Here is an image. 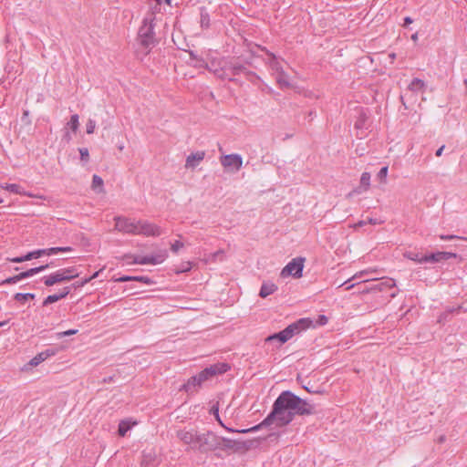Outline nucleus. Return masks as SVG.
I'll return each instance as SVG.
<instances>
[{"mask_svg": "<svg viewBox=\"0 0 467 467\" xmlns=\"http://www.w3.org/2000/svg\"><path fill=\"white\" fill-rule=\"evenodd\" d=\"M452 257H456V254H452V253H449V252H438V253L431 254L430 255H424L423 261H424V263L440 262L442 260H448Z\"/></svg>", "mask_w": 467, "mask_h": 467, "instance_id": "4468645a", "label": "nucleus"}, {"mask_svg": "<svg viewBox=\"0 0 467 467\" xmlns=\"http://www.w3.org/2000/svg\"><path fill=\"white\" fill-rule=\"evenodd\" d=\"M2 188L7 190L10 192L18 193V194L21 193V187L18 184H15V183L8 184V183H6L5 186H2Z\"/></svg>", "mask_w": 467, "mask_h": 467, "instance_id": "4c0bfd02", "label": "nucleus"}, {"mask_svg": "<svg viewBox=\"0 0 467 467\" xmlns=\"http://www.w3.org/2000/svg\"><path fill=\"white\" fill-rule=\"evenodd\" d=\"M78 115L74 114L71 116L70 120L67 122V126L75 132L78 129L79 121Z\"/></svg>", "mask_w": 467, "mask_h": 467, "instance_id": "7c9ffc66", "label": "nucleus"}, {"mask_svg": "<svg viewBox=\"0 0 467 467\" xmlns=\"http://www.w3.org/2000/svg\"><path fill=\"white\" fill-rule=\"evenodd\" d=\"M453 238H456V236H454V235H441V239H442V240H451Z\"/></svg>", "mask_w": 467, "mask_h": 467, "instance_id": "052dcab7", "label": "nucleus"}, {"mask_svg": "<svg viewBox=\"0 0 467 467\" xmlns=\"http://www.w3.org/2000/svg\"><path fill=\"white\" fill-rule=\"evenodd\" d=\"M367 224V221H359L356 224H354V227L357 228V227H361V226H364Z\"/></svg>", "mask_w": 467, "mask_h": 467, "instance_id": "bf43d9fd", "label": "nucleus"}, {"mask_svg": "<svg viewBox=\"0 0 467 467\" xmlns=\"http://www.w3.org/2000/svg\"><path fill=\"white\" fill-rule=\"evenodd\" d=\"M412 23V19L410 16H406L404 18L403 26H407L408 25Z\"/></svg>", "mask_w": 467, "mask_h": 467, "instance_id": "6e6d98bb", "label": "nucleus"}, {"mask_svg": "<svg viewBox=\"0 0 467 467\" xmlns=\"http://www.w3.org/2000/svg\"><path fill=\"white\" fill-rule=\"evenodd\" d=\"M214 413H215L216 419H217V420L219 421V423H220L222 426H223V422H222V420H221V419H220V417H219L218 410H217V409L215 410Z\"/></svg>", "mask_w": 467, "mask_h": 467, "instance_id": "e2e57ef3", "label": "nucleus"}, {"mask_svg": "<svg viewBox=\"0 0 467 467\" xmlns=\"http://www.w3.org/2000/svg\"><path fill=\"white\" fill-rule=\"evenodd\" d=\"M191 269V264L187 263V265H184V268L181 270V272H185Z\"/></svg>", "mask_w": 467, "mask_h": 467, "instance_id": "69168bd1", "label": "nucleus"}, {"mask_svg": "<svg viewBox=\"0 0 467 467\" xmlns=\"http://www.w3.org/2000/svg\"><path fill=\"white\" fill-rule=\"evenodd\" d=\"M168 254L166 250H161L154 255H150L151 259V265H159L164 262Z\"/></svg>", "mask_w": 467, "mask_h": 467, "instance_id": "b1692460", "label": "nucleus"}, {"mask_svg": "<svg viewBox=\"0 0 467 467\" xmlns=\"http://www.w3.org/2000/svg\"><path fill=\"white\" fill-rule=\"evenodd\" d=\"M45 254H46V251L44 249L36 250V251L27 253L25 255V259H26V261H28V260H31L33 258H38L41 255H44Z\"/></svg>", "mask_w": 467, "mask_h": 467, "instance_id": "f704fd0d", "label": "nucleus"}, {"mask_svg": "<svg viewBox=\"0 0 467 467\" xmlns=\"http://www.w3.org/2000/svg\"><path fill=\"white\" fill-rule=\"evenodd\" d=\"M142 256L140 255H133V254H125L124 258H131L133 264H138V261L141 260Z\"/></svg>", "mask_w": 467, "mask_h": 467, "instance_id": "603ef678", "label": "nucleus"}, {"mask_svg": "<svg viewBox=\"0 0 467 467\" xmlns=\"http://www.w3.org/2000/svg\"><path fill=\"white\" fill-rule=\"evenodd\" d=\"M79 153H80L81 161H88L89 154H88V150L87 148H80Z\"/></svg>", "mask_w": 467, "mask_h": 467, "instance_id": "de8ad7c7", "label": "nucleus"}, {"mask_svg": "<svg viewBox=\"0 0 467 467\" xmlns=\"http://www.w3.org/2000/svg\"><path fill=\"white\" fill-rule=\"evenodd\" d=\"M54 274L56 275L58 283L70 281L79 275L78 272L75 267L59 269L54 272Z\"/></svg>", "mask_w": 467, "mask_h": 467, "instance_id": "f8f14e48", "label": "nucleus"}, {"mask_svg": "<svg viewBox=\"0 0 467 467\" xmlns=\"http://www.w3.org/2000/svg\"><path fill=\"white\" fill-rule=\"evenodd\" d=\"M304 268V259L301 257L294 258L281 271L280 275L283 278L293 276L300 278Z\"/></svg>", "mask_w": 467, "mask_h": 467, "instance_id": "423d86ee", "label": "nucleus"}, {"mask_svg": "<svg viewBox=\"0 0 467 467\" xmlns=\"http://www.w3.org/2000/svg\"><path fill=\"white\" fill-rule=\"evenodd\" d=\"M443 150H444V145H442L441 147H440V148L436 150V153H435V154H436V156H437V157L441 156Z\"/></svg>", "mask_w": 467, "mask_h": 467, "instance_id": "13d9d810", "label": "nucleus"}, {"mask_svg": "<svg viewBox=\"0 0 467 467\" xmlns=\"http://www.w3.org/2000/svg\"><path fill=\"white\" fill-rule=\"evenodd\" d=\"M223 254H224V251L223 250H218L215 253L211 254H210V258L208 260L213 261V262L216 261L218 258L220 260H223Z\"/></svg>", "mask_w": 467, "mask_h": 467, "instance_id": "37998d69", "label": "nucleus"}, {"mask_svg": "<svg viewBox=\"0 0 467 467\" xmlns=\"http://www.w3.org/2000/svg\"><path fill=\"white\" fill-rule=\"evenodd\" d=\"M183 243H182L181 241H175L171 246V250L173 252V253H178V251L183 247Z\"/></svg>", "mask_w": 467, "mask_h": 467, "instance_id": "09e8293b", "label": "nucleus"}, {"mask_svg": "<svg viewBox=\"0 0 467 467\" xmlns=\"http://www.w3.org/2000/svg\"><path fill=\"white\" fill-rule=\"evenodd\" d=\"M142 464L144 467H155L158 464V461L155 455L149 452L143 455Z\"/></svg>", "mask_w": 467, "mask_h": 467, "instance_id": "5701e85b", "label": "nucleus"}, {"mask_svg": "<svg viewBox=\"0 0 467 467\" xmlns=\"http://www.w3.org/2000/svg\"><path fill=\"white\" fill-rule=\"evenodd\" d=\"M405 256L407 258H409L410 260H412V261H415L418 263H424L423 256H420V254L418 253L409 252V253L405 254Z\"/></svg>", "mask_w": 467, "mask_h": 467, "instance_id": "58836bf2", "label": "nucleus"}, {"mask_svg": "<svg viewBox=\"0 0 467 467\" xmlns=\"http://www.w3.org/2000/svg\"><path fill=\"white\" fill-rule=\"evenodd\" d=\"M204 151H196L188 155L186 158L185 167L194 169L204 159Z\"/></svg>", "mask_w": 467, "mask_h": 467, "instance_id": "2eb2a0df", "label": "nucleus"}, {"mask_svg": "<svg viewBox=\"0 0 467 467\" xmlns=\"http://www.w3.org/2000/svg\"><path fill=\"white\" fill-rule=\"evenodd\" d=\"M371 223V224H377L379 223V222H377L376 219H373V218H369L368 221L367 222V223Z\"/></svg>", "mask_w": 467, "mask_h": 467, "instance_id": "0e129e2a", "label": "nucleus"}, {"mask_svg": "<svg viewBox=\"0 0 467 467\" xmlns=\"http://www.w3.org/2000/svg\"><path fill=\"white\" fill-rule=\"evenodd\" d=\"M277 290V286L273 283H264L261 286L259 296L263 298L272 295Z\"/></svg>", "mask_w": 467, "mask_h": 467, "instance_id": "6ab92c4d", "label": "nucleus"}, {"mask_svg": "<svg viewBox=\"0 0 467 467\" xmlns=\"http://www.w3.org/2000/svg\"><path fill=\"white\" fill-rule=\"evenodd\" d=\"M269 59L267 64L269 65L270 68L275 72V74H278L282 71H284L282 61L277 58L273 53H268Z\"/></svg>", "mask_w": 467, "mask_h": 467, "instance_id": "a211bd4d", "label": "nucleus"}, {"mask_svg": "<svg viewBox=\"0 0 467 467\" xmlns=\"http://www.w3.org/2000/svg\"><path fill=\"white\" fill-rule=\"evenodd\" d=\"M232 75H239L246 70V68L241 64H234L229 68Z\"/></svg>", "mask_w": 467, "mask_h": 467, "instance_id": "e433bc0d", "label": "nucleus"}, {"mask_svg": "<svg viewBox=\"0 0 467 467\" xmlns=\"http://www.w3.org/2000/svg\"><path fill=\"white\" fill-rule=\"evenodd\" d=\"M14 297L17 302L24 303L27 299H33L35 297V295L32 293H16Z\"/></svg>", "mask_w": 467, "mask_h": 467, "instance_id": "c756f323", "label": "nucleus"}, {"mask_svg": "<svg viewBox=\"0 0 467 467\" xmlns=\"http://www.w3.org/2000/svg\"><path fill=\"white\" fill-rule=\"evenodd\" d=\"M70 292V288L68 286L64 287L58 294H54L48 296L43 302L44 306H47L49 304H53L64 297H66Z\"/></svg>", "mask_w": 467, "mask_h": 467, "instance_id": "f3484780", "label": "nucleus"}, {"mask_svg": "<svg viewBox=\"0 0 467 467\" xmlns=\"http://www.w3.org/2000/svg\"><path fill=\"white\" fill-rule=\"evenodd\" d=\"M230 368V366L227 363H217L211 365L208 368H205L199 374L196 375L200 384L202 385L204 381L209 379L223 374L226 372Z\"/></svg>", "mask_w": 467, "mask_h": 467, "instance_id": "39448f33", "label": "nucleus"}, {"mask_svg": "<svg viewBox=\"0 0 467 467\" xmlns=\"http://www.w3.org/2000/svg\"><path fill=\"white\" fill-rule=\"evenodd\" d=\"M133 276L131 275H123V276H120L117 279H115L116 282H119V283H124V282H128V281H132V278Z\"/></svg>", "mask_w": 467, "mask_h": 467, "instance_id": "3c124183", "label": "nucleus"}, {"mask_svg": "<svg viewBox=\"0 0 467 467\" xmlns=\"http://www.w3.org/2000/svg\"><path fill=\"white\" fill-rule=\"evenodd\" d=\"M215 445L213 446V451L215 450H233L234 451H240L242 449L246 448L245 441H240L232 440L229 438L220 437L215 434Z\"/></svg>", "mask_w": 467, "mask_h": 467, "instance_id": "0eeeda50", "label": "nucleus"}, {"mask_svg": "<svg viewBox=\"0 0 467 467\" xmlns=\"http://www.w3.org/2000/svg\"><path fill=\"white\" fill-rule=\"evenodd\" d=\"M44 250L46 251L45 254L50 255V254H56L58 252H70L72 250V248L69 246H65V247H51V248L44 249Z\"/></svg>", "mask_w": 467, "mask_h": 467, "instance_id": "cd10ccee", "label": "nucleus"}, {"mask_svg": "<svg viewBox=\"0 0 467 467\" xmlns=\"http://www.w3.org/2000/svg\"><path fill=\"white\" fill-rule=\"evenodd\" d=\"M445 439H446L445 436L441 435V436L439 437L438 441L441 443V442H443L445 441Z\"/></svg>", "mask_w": 467, "mask_h": 467, "instance_id": "774afa93", "label": "nucleus"}, {"mask_svg": "<svg viewBox=\"0 0 467 467\" xmlns=\"http://www.w3.org/2000/svg\"><path fill=\"white\" fill-rule=\"evenodd\" d=\"M114 221L116 222L115 229L119 232L135 234L137 220L122 216H116Z\"/></svg>", "mask_w": 467, "mask_h": 467, "instance_id": "6e6552de", "label": "nucleus"}, {"mask_svg": "<svg viewBox=\"0 0 467 467\" xmlns=\"http://www.w3.org/2000/svg\"><path fill=\"white\" fill-rule=\"evenodd\" d=\"M281 332H278V333H275L273 335H270L268 336L266 338H265V341L266 342H272L274 340H278L280 342V344H284L285 342H283V339L281 337Z\"/></svg>", "mask_w": 467, "mask_h": 467, "instance_id": "c03bdc74", "label": "nucleus"}, {"mask_svg": "<svg viewBox=\"0 0 467 467\" xmlns=\"http://www.w3.org/2000/svg\"><path fill=\"white\" fill-rule=\"evenodd\" d=\"M388 171H389V168L388 166H384L382 167L379 171L378 172L377 174V177L378 179L381 182H386V178L388 176Z\"/></svg>", "mask_w": 467, "mask_h": 467, "instance_id": "ea45409f", "label": "nucleus"}, {"mask_svg": "<svg viewBox=\"0 0 467 467\" xmlns=\"http://www.w3.org/2000/svg\"><path fill=\"white\" fill-rule=\"evenodd\" d=\"M280 332H281L280 336L283 339V342H285V343L293 337V336L291 334V330L287 327Z\"/></svg>", "mask_w": 467, "mask_h": 467, "instance_id": "79ce46f5", "label": "nucleus"}, {"mask_svg": "<svg viewBox=\"0 0 467 467\" xmlns=\"http://www.w3.org/2000/svg\"><path fill=\"white\" fill-rule=\"evenodd\" d=\"M201 387V384L195 376L191 377L186 383L182 385L181 389L184 390L187 393H192L197 391L198 388Z\"/></svg>", "mask_w": 467, "mask_h": 467, "instance_id": "dca6fc26", "label": "nucleus"}, {"mask_svg": "<svg viewBox=\"0 0 467 467\" xmlns=\"http://www.w3.org/2000/svg\"><path fill=\"white\" fill-rule=\"evenodd\" d=\"M228 431H232V432H240V433H248V432H250V431H248V429H244V430H233V429H228Z\"/></svg>", "mask_w": 467, "mask_h": 467, "instance_id": "5fc2aeb1", "label": "nucleus"}, {"mask_svg": "<svg viewBox=\"0 0 467 467\" xmlns=\"http://www.w3.org/2000/svg\"><path fill=\"white\" fill-rule=\"evenodd\" d=\"M177 438L188 446V451L207 453L213 451L215 443V433L210 431H199L194 428H183L177 431Z\"/></svg>", "mask_w": 467, "mask_h": 467, "instance_id": "f03ea898", "label": "nucleus"}, {"mask_svg": "<svg viewBox=\"0 0 467 467\" xmlns=\"http://www.w3.org/2000/svg\"><path fill=\"white\" fill-rule=\"evenodd\" d=\"M43 281L47 286H51L58 283L57 278L54 273L50 274L49 275L44 276Z\"/></svg>", "mask_w": 467, "mask_h": 467, "instance_id": "72a5a7b5", "label": "nucleus"}, {"mask_svg": "<svg viewBox=\"0 0 467 467\" xmlns=\"http://www.w3.org/2000/svg\"><path fill=\"white\" fill-rule=\"evenodd\" d=\"M370 185V173L363 172L360 178V187L364 188V191H367Z\"/></svg>", "mask_w": 467, "mask_h": 467, "instance_id": "c85d7f7f", "label": "nucleus"}, {"mask_svg": "<svg viewBox=\"0 0 467 467\" xmlns=\"http://www.w3.org/2000/svg\"><path fill=\"white\" fill-rule=\"evenodd\" d=\"M11 261L14 263H22V262L26 261V259H25V255H24V256H20V257H15V258L11 259Z\"/></svg>", "mask_w": 467, "mask_h": 467, "instance_id": "864d4df0", "label": "nucleus"}, {"mask_svg": "<svg viewBox=\"0 0 467 467\" xmlns=\"http://www.w3.org/2000/svg\"><path fill=\"white\" fill-rule=\"evenodd\" d=\"M102 270H103V269H100V270L97 271V272H96V273H94V274H93L89 278H91V280H92V279H94V278L98 277V276H99V273H100V272H102Z\"/></svg>", "mask_w": 467, "mask_h": 467, "instance_id": "680f3d73", "label": "nucleus"}, {"mask_svg": "<svg viewBox=\"0 0 467 467\" xmlns=\"http://www.w3.org/2000/svg\"><path fill=\"white\" fill-rule=\"evenodd\" d=\"M96 128V122L93 119H88L86 124V131L88 134H92Z\"/></svg>", "mask_w": 467, "mask_h": 467, "instance_id": "49530a36", "label": "nucleus"}, {"mask_svg": "<svg viewBox=\"0 0 467 467\" xmlns=\"http://www.w3.org/2000/svg\"><path fill=\"white\" fill-rule=\"evenodd\" d=\"M132 278H133L132 281L140 282V283H143L145 285H151V284H153V281L150 277H148V276L136 275V276H133Z\"/></svg>", "mask_w": 467, "mask_h": 467, "instance_id": "a19ab883", "label": "nucleus"}, {"mask_svg": "<svg viewBox=\"0 0 467 467\" xmlns=\"http://www.w3.org/2000/svg\"><path fill=\"white\" fill-rule=\"evenodd\" d=\"M77 333H78V329H69V330H67V331L57 333V338H62V337H65L76 335Z\"/></svg>", "mask_w": 467, "mask_h": 467, "instance_id": "a18cd8bd", "label": "nucleus"}, {"mask_svg": "<svg viewBox=\"0 0 467 467\" xmlns=\"http://www.w3.org/2000/svg\"><path fill=\"white\" fill-rule=\"evenodd\" d=\"M365 273H366L365 271H361V272H359V273L356 274L355 275H353V276H352L351 278H349L348 280H347V281H345L344 283L340 284V285H338V287H341V286H343V285H346V290H348H348L352 289V288L356 285V284H349V283H350V281H352V280H355V279H357V278L361 277L362 275H364V274H365Z\"/></svg>", "mask_w": 467, "mask_h": 467, "instance_id": "bb28decb", "label": "nucleus"}, {"mask_svg": "<svg viewBox=\"0 0 467 467\" xmlns=\"http://www.w3.org/2000/svg\"><path fill=\"white\" fill-rule=\"evenodd\" d=\"M268 420V416L261 423L249 428L248 431H250V432H254V431H257L258 430L262 429L263 427L270 426L271 424L275 422V419H270V420Z\"/></svg>", "mask_w": 467, "mask_h": 467, "instance_id": "a878e982", "label": "nucleus"}, {"mask_svg": "<svg viewBox=\"0 0 467 467\" xmlns=\"http://www.w3.org/2000/svg\"><path fill=\"white\" fill-rule=\"evenodd\" d=\"M366 119H367L366 114L365 113H360L359 117L358 118V119H357V121L355 123L356 129H358V130L367 129Z\"/></svg>", "mask_w": 467, "mask_h": 467, "instance_id": "2f4dec72", "label": "nucleus"}, {"mask_svg": "<svg viewBox=\"0 0 467 467\" xmlns=\"http://www.w3.org/2000/svg\"><path fill=\"white\" fill-rule=\"evenodd\" d=\"M54 352L50 350L41 352L29 361V365L32 367H36L42 363L43 361H45L48 357L52 356Z\"/></svg>", "mask_w": 467, "mask_h": 467, "instance_id": "aec40b11", "label": "nucleus"}, {"mask_svg": "<svg viewBox=\"0 0 467 467\" xmlns=\"http://www.w3.org/2000/svg\"><path fill=\"white\" fill-rule=\"evenodd\" d=\"M275 79H276V82L279 85V87L282 88L291 87V83L289 81L288 75L285 71H282V72L276 74Z\"/></svg>", "mask_w": 467, "mask_h": 467, "instance_id": "412c9836", "label": "nucleus"}, {"mask_svg": "<svg viewBox=\"0 0 467 467\" xmlns=\"http://www.w3.org/2000/svg\"><path fill=\"white\" fill-rule=\"evenodd\" d=\"M315 411V406L306 400L299 398L289 390L281 392L275 400L272 411L268 414V420L275 419L277 427L289 424L296 415H311Z\"/></svg>", "mask_w": 467, "mask_h": 467, "instance_id": "f257e3e1", "label": "nucleus"}, {"mask_svg": "<svg viewBox=\"0 0 467 467\" xmlns=\"http://www.w3.org/2000/svg\"><path fill=\"white\" fill-rule=\"evenodd\" d=\"M162 234V229L147 220H137L135 235L157 237Z\"/></svg>", "mask_w": 467, "mask_h": 467, "instance_id": "20e7f679", "label": "nucleus"}, {"mask_svg": "<svg viewBox=\"0 0 467 467\" xmlns=\"http://www.w3.org/2000/svg\"><path fill=\"white\" fill-rule=\"evenodd\" d=\"M89 281H91V278L88 277V278L84 279L80 283L77 284L76 285L77 286H82V285L88 284Z\"/></svg>", "mask_w": 467, "mask_h": 467, "instance_id": "4d7b16f0", "label": "nucleus"}, {"mask_svg": "<svg viewBox=\"0 0 467 467\" xmlns=\"http://www.w3.org/2000/svg\"><path fill=\"white\" fill-rule=\"evenodd\" d=\"M191 269V264L187 263V265H184V268L181 270V272H185Z\"/></svg>", "mask_w": 467, "mask_h": 467, "instance_id": "338daca9", "label": "nucleus"}, {"mask_svg": "<svg viewBox=\"0 0 467 467\" xmlns=\"http://www.w3.org/2000/svg\"><path fill=\"white\" fill-rule=\"evenodd\" d=\"M138 265H151L150 256H142L141 260L138 261Z\"/></svg>", "mask_w": 467, "mask_h": 467, "instance_id": "8fccbe9b", "label": "nucleus"}, {"mask_svg": "<svg viewBox=\"0 0 467 467\" xmlns=\"http://www.w3.org/2000/svg\"><path fill=\"white\" fill-rule=\"evenodd\" d=\"M91 188L97 192H103V180L99 175H93Z\"/></svg>", "mask_w": 467, "mask_h": 467, "instance_id": "393cba45", "label": "nucleus"}, {"mask_svg": "<svg viewBox=\"0 0 467 467\" xmlns=\"http://www.w3.org/2000/svg\"><path fill=\"white\" fill-rule=\"evenodd\" d=\"M130 429V425L128 421L122 420L119 425V435L121 437H124L127 433V431Z\"/></svg>", "mask_w": 467, "mask_h": 467, "instance_id": "c9c22d12", "label": "nucleus"}, {"mask_svg": "<svg viewBox=\"0 0 467 467\" xmlns=\"http://www.w3.org/2000/svg\"><path fill=\"white\" fill-rule=\"evenodd\" d=\"M155 17L153 15L147 16L143 19L142 25L140 26L138 33V40L140 45L145 49H151L156 44L157 39L155 37L154 24Z\"/></svg>", "mask_w": 467, "mask_h": 467, "instance_id": "7ed1b4c3", "label": "nucleus"}, {"mask_svg": "<svg viewBox=\"0 0 467 467\" xmlns=\"http://www.w3.org/2000/svg\"><path fill=\"white\" fill-rule=\"evenodd\" d=\"M396 285L395 281L392 278H383L380 280H376V282L371 285L370 287L367 288L364 292L370 291H385L389 288H392Z\"/></svg>", "mask_w": 467, "mask_h": 467, "instance_id": "ddd939ff", "label": "nucleus"}, {"mask_svg": "<svg viewBox=\"0 0 467 467\" xmlns=\"http://www.w3.org/2000/svg\"><path fill=\"white\" fill-rule=\"evenodd\" d=\"M43 281L47 286H51L58 283L57 278L54 273L50 274L49 275L44 276Z\"/></svg>", "mask_w": 467, "mask_h": 467, "instance_id": "473e14b6", "label": "nucleus"}, {"mask_svg": "<svg viewBox=\"0 0 467 467\" xmlns=\"http://www.w3.org/2000/svg\"><path fill=\"white\" fill-rule=\"evenodd\" d=\"M48 265H40V266H37V267H34V268H31V269H28L25 272H22L15 276H12V277H9V278H6L3 284H6V285H12V284H16L17 282H19L20 280L22 279H25V278H27V277H30V276H33L34 275L36 274H38L44 270H46L47 268H48Z\"/></svg>", "mask_w": 467, "mask_h": 467, "instance_id": "9d476101", "label": "nucleus"}, {"mask_svg": "<svg viewBox=\"0 0 467 467\" xmlns=\"http://www.w3.org/2000/svg\"><path fill=\"white\" fill-rule=\"evenodd\" d=\"M425 88V83L420 78H414L409 85V89L412 92H422Z\"/></svg>", "mask_w": 467, "mask_h": 467, "instance_id": "4be33fe9", "label": "nucleus"}, {"mask_svg": "<svg viewBox=\"0 0 467 467\" xmlns=\"http://www.w3.org/2000/svg\"><path fill=\"white\" fill-rule=\"evenodd\" d=\"M221 164L231 171H238L243 165L242 156L239 154H228L221 158Z\"/></svg>", "mask_w": 467, "mask_h": 467, "instance_id": "1a4fd4ad", "label": "nucleus"}, {"mask_svg": "<svg viewBox=\"0 0 467 467\" xmlns=\"http://www.w3.org/2000/svg\"><path fill=\"white\" fill-rule=\"evenodd\" d=\"M312 324L313 322L309 318H300L299 320L287 326V327L291 330V334L294 337L306 330L312 326Z\"/></svg>", "mask_w": 467, "mask_h": 467, "instance_id": "9b49d317", "label": "nucleus"}]
</instances>
